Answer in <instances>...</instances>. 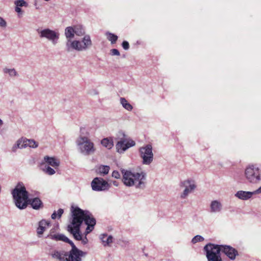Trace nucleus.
<instances>
[{"mask_svg":"<svg viewBox=\"0 0 261 261\" xmlns=\"http://www.w3.org/2000/svg\"><path fill=\"white\" fill-rule=\"evenodd\" d=\"M245 174L248 181L256 184L260 180L261 170L256 166L251 165L246 168Z\"/></svg>","mask_w":261,"mask_h":261,"instance_id":"obj_6","label":"nucleus"},{"mask_svg":"<svg viewBox=\"0 0 261 261\" xmlns=\"http://www.w3.org/2000/svg\"><path fill=\"white\" fill-rule=\"evenodd\" d=\"M112 176L115 178L118 179L120 177V174L117 171H114L112 174Z\"/></svg>","mask_w":261,"mask_h":261,"instance_id":"obj_39","label":"nucleus"},{"mask_svg":"<svg viewBox=\"0 0 261 261\" xmlns=\"http://www.w3.org/2000/svg\"><path fill=\"white\" fill-rule=\"evenodd\" d=\"M108 39L111 41L112 44L116 43L118 39V36L113 33L108 32L106 33Z\"/></svg>","mask_w":261,"mask_h":261,"instance_id":"obj_30","label":"nucleus"},{"mask_svg":"<svg viewBox=\"0 0 261 261\" xmlns=\"http://www.w3.org/2000/svg\"><path fill=\"white\" fill-rule=\"evenodd\" d=\"M261 193V186L255 191L252 192V195L254 194H259Z\"/></svg>","mask_w":261,"mask_h":261,"instance_id":"obj_41","label":"nucleus"},{"mask_svg":"<svg viewBox=\"0 0 261 261\" xmlns=\"http://www.w3.org/2000/svg\"><path fill=\"white\" fill-rule=\"evenodd\" d=\"M7 27V22L2 17H0V27L5 28Z\"/></svg>","mask_w":261,"mask_h":261,"instance_id":"obj_36","label":"nucleus"},{"mask_svg":"<svg viewBox=\"0 0 261 261\" xmlns=\"http://www.w3.org/2000/svg\"><path fill=\"white\" fill-rule=\"evenodd\" d=\"M3 124V121L2 119H0V126H1Z\"/></svg>","mask_w":261,"mask_h":261,"instance_id":"obj_46","label":"nucleus"},{"mask_svg":"<svg viewBox=\"0 0 261 261\" xmlns=\"http://www.w3.org/2000/svg\"><path fill=\"white\" fill-rule=\"evenodd\" d=\"M29 204L31 205V207L36 210H38L43 207L42 201L38 197H29L28 205Z\"/></svg>","mask_w":261,"mask_h":261,"instance_id":"obj_15","label":"nucleus"},{"mask_svg":"<svg viewBox=\"0 0 261 261\" xmlns=\"http://www.w3.org/2000/svg\"><path fill=\"white\" fill-rule=\"evenodd\" d=\"M92 41L89 35H85L82 41H80L81 51L86 50L92 46Z\"/></svg>","mask_w":261,"mask_h":261,"instance_id":"obj_17","label":"nucleus"},{"mask_svg":"<svg viewBox=\"0 0 261 261\" xmlns=\"http://www.w3.org/2000/svg\"><path fill=\"white\" fill-rule=\"evenodd\" d=\"M101 145L107 148L108 149H111L114 146V143L112 138H106L101 141Z\"/></svg>","mask_w":261,"mask_h":261,"instance_id":"obj_23","label":"nucleus"},{"mask_svg":"<svg viewBox=\"0 0 261 261\" xmlns=\"http://www.w3.org/2000/svg\"><path fill=\"white\" fill-rule=\"evenodd\" d=\"M25 148V138H21L17 140L16 143L13 145L12 148V151L15 152L17 148Z\"/></svg>","mask_w":261,"mask_h":261,"instance_id":"obj_22","label":"nucleus"},{"mask_svg":"<svg viewBox=\"0 0 261 261\" xmlns=\"http://www.w3.org/2000/svg\"><path fill=\"white\" fill-rule=\"evenodd\" d=\"M51 217L53 219H55L57 217V214L56 211H54V212L52 214Z\"/></svg>","mask_w":261,"mask_h":261,"instance_id":"obj_43","label":"nucleus"},{"mask_svg":"<svg viewBox=\"0 0 261 261\" xmlns=\"http://www.w3.org/2000/svg\"><path fill=\"white\" fill-rule=\"evenodd\" d=\"M140 156L142 159V163L144 165H150L153 160L152 147L150 144H147L141 147L139 150Z\"/></svg>","mask_w":261,"mask_h":261,"instance_id":"obj_8","label":"nucleus"},{"mask_svg":"<svg viewBox=\"0 0 261 261\" xmlns=\"http://www.w3.org/2000/svg\"><path fill=\"white\" fill-rule=\"evenodd\" d=\"M74 34H76L77 36H81L85 34V31L84 27L81 25H74Z\"/></svg>","mask_w":261,"mask_h":261,"instance_id":"obj_26","label":"nucleus"},{"mask_svg":"<svg viewBox=\"0 0 261 261\" xmlns=\"http://www.w3.org/2000/svg\"><path fill=\"white\" fill-rule=\"evenodd\" d=\"M203 251L207 261H223L221 252L224 253L231 260H234L238 255V251L228 245L208 243L204 246Z\"/></svg>","mask_w":261,"mask_h":261,"instance_id":"obj_2","label":"nucleus"},{"mask_svg":"<svg viewBox=\"0 0 261 261\" xmlns=\"http://www.w3.org/2000/svg\"><path fill=\"white\" fill-rule=\"evenodd\" d=\"M119 133L122 135L123 137H124L125 135L122 132H120Z\"/></svg>","mask_w":261,"mask_h":261,"instance_id":"obj_47","label":"nucleus"},{"mask_svg":"<svg viewBox=\"0 0 261 261\" xmlns=\"http://www.w3.org/2000/svg\"><path fill=\"white\" fill-rule=\"evenodd\" d=\"M60 241H62L64 242L67 243L71 245V246L74 244L72 241L69 240L67 237H66L65 235L63 234H62L61 235Z\"/></svg>","mask_w":261,"mask_h":261,"instance_id":"obj_34","label":"nucleus"},{"mask_svg":"<svg viewBox=\"0 0 261 261\" xmlns=\"http://www.w3.org/2000/svg\"><path fill=\"white\" fill-rule=\"evenodd\" d=\"M38 145V143L34 140L25 139V148L30 147L35 148L37 147Z\"/></svg>","mask_w":261,"mask_h":261,"instance_id":"obj_29","label":"nucleus"},{"mask_svg":"<svg viewBox=\"0 0 261 261\" xmlns=\"http://www.w3.org/2000/svg\"><path fill=\"white\" fill-rule=\"evenodd\" d=\"M86 254V252L80 250L74 244L71 246V249L67 252L66 261H83L82 257Z\"/></svg>","mask_w":261,"mask_h":261,"instance_id":"obj_9","label":"nucleus"},{"mask_svg":"<svg viewBox=\"0 0 261 261\" xmlns=\"http://www.w3.org/2000/svg\"><path fill=\"white\" fill-rule=\"evenodd\" d=\"M111 54L112 56H119L120 53L117 49L113 48L110 50Z\"/></svg>","mask_w":261,"mask_h":261,"instance_id":"obj_37","label":"nucleus"},{"mask_svg":"<svg viewBox=\"0 0 261 261\" xmlns=\"http://www.w3.org/2000/svg\"><path fill=\"white\" fill-rule=\"evenodd\" d=\"M67 251L55 250L51 252L50 255L54 258L59 261H66L67 260Z\"/></svg>","mask_w":261,"mask_h":261,"instance_id":"obj_16","label":"nucleus"},{"mask_svg":"<svg viewBox=\"0 0 261 261\" xmlns=\"http://www.w3.org/2000/svg\"><path fill=\"white\" fill-rule=\"evenodd\" d=\"M44 161L49 165L55 168L58 167L60 165V161L54 157L45 156L44 158Z\"/></svg>","mask_w":261,"mask_h":261,"instance_id":"obj_21","label":"nucleus"},{"mask_svg":"<svg viewBox=\"0 0 261 261\" xmlns=\"http://www.w3.org/2000/svg\"><path fill=\"white\" fill-rule=\"evenodd\" d=\"M82 241L84 244H86L88 242V240L86 237H85L84 239H82Z\"/></svg>","mask_w":261,"mask_h":261,"instance_id":"obj_44","label":"nucleus"},{"mask_svg":"<svg viewBox=\"0 0 261 261\" xmlns=\"http://www.w3.org/2000/svg\"><path fill=\"white\" fill-rule=\"evenodd\" d=\"M120 103L123 108L125 110L131 111L133 110V106L127 101V100L124 97H121L120 99Z\"/></svg>","mask_w":261,"mask_h":261,"instance_id":"obj_27","label":"nucleus"},{"mask_svg":"<svg viewBox=\"0 0 261 261\" xmlns=\"http://www.w3.org/2000/svg\"><path fill=\"white\" fill-rule=\"evenodd\" d=\"M100 238L105 246L109 245L110 244L113 242V237L112 236H108L107 234H101Z\"/></svg>","mask_w":261,"mask_h":261,"instance_id":"obj_25","label":"nucleus"},{"mask_svg":"<svg viewBox=\"0 0 261 261\" xmlns=\"http://www.w3.org/2000/svg\"><path fill=\"white\" fill-rule=\"evenodd\" d=\"M53 229H51L50 233L48 235L47 237L51 240L56 241H60L62 234H52L53 232Z\"/></svg>","mask_w":261,"mask_h":261,"instance_id":"obj_31","label":"nucleus"},{"mask_svg":"<svg viewBox=\"0 0 261 261\" xmlns=\"http://www.w3.org/2000/svg\"><path fill=\"white\" fill-rule=\"evenodd\" d=\"M122 47L123 48V49H125V50L128 49V48L129 47V43L126 41H123V42L122 43Z\"/></svg>","mask_w":261,"mask_h":261,"instance_id":"obj_38","label":"nucleus"},{"mask_svg":"<svg viewBox=\"0 0 261 261\" xmlns=\"http://www.w3.org/2000/svg\"><path fill=\"white\" fill-rule=\"evenodd\" d=\"M12 195L16 206L24 210L28 205L29 193L22 182H19L12 191Z\"/></svg>","mask_w":261,"mask_h":261,"instance_id":"obj_4","label":"nucleus"},{"mask_svg":"<svg viewBox=\"0 0 261 261\" xmlns=\"http://www.w3.org/2000/svg\"><path fill=\"white\" fill-rule=\"evenodd\" d=\"M80 152L85 155H88L94 153L95 149L94 143L87 137H80L76 141Z\"/></svg>","mask_w":261,"mask_h":261,"instance_id":"obj_5","label":"nucleus"},{"mask_svg":"<svg viewBox=\"0 0 261 261\" xmlns=\"http://www.w3.org/2000/svg\"><path fill=\"white\" fill-rule=\"evenodd\" d=\"M181 185L185 188L180 195V198L182 199L186 198L188 195L192 192L196 188L195 181L191 179L184 180L181 182Z\"/></svg>","mask_w":261,"mask_h":261,"instance_id":"obj_11","label":"nucleus"},{"mask_svg":"<svg viewBox=\"0 0 261 261\" xmlns=\"http://www.w3.org/2000/svg\"><path fill=\"white\" fill-rule=\"evenodd\" d=\"M15 10L18 13H20L22 12L21 9L20 8V7L17 6L15 7Z\"/></svg>","mask_w":261,"mask_h":261,"instance_id":"obj_42","label":"nucleus"},{"mask_svg":"<svg viewBox=\"0 0 261 261\" xmlns=\"http://www.w3.org/2000/svg\"><path fill=\"white\" fill-rule=\"evenodd\" d=\"M223 209L222 203L218 200H212L210 205V212L212 214L220 213Z\"/></svg>","mask_w":261,"mask_h":261,"instance_id":"obj_13","label":"nucleus"},{"mask_svg":"<svg viewBox=\"0 0 261 261\" xmlns=\"http://www.w3.org/2000/svg\"><path fill=\"white\" fill-rule=\"evenodd\" d=\"M135 145V142L133 140H130L125 142V141L124 139H122L117 143L116 145V147L117 150V151L119 153H123L129 147H133Z\"/></svg>","mask_w":261,"mask_h":261,"instance_id":"obj_12","label":"nucleus"},{"mask_svg":"<svg viewBox=\"0 0 261 261\" xmlns=\"http://www.w3.org/2000/svg\"><path fill=\"white\" fill-rule=\"evenodd\" d=\"M43 171L46 174L51 175L55 173V171L54 169L48 166H45L43 169Z\"/></svg>","mask_w":261,"mask_h":261,"instance_id":"obj_32","label":"nucleus"},{"mask_svg":"<svg viewBox=\"0 0 261 261\" xmlns=\"http://www.w3.org/2000/svg\"><path fill=\"white\" fill-rule=\"evenodd\" d=\"M204 240V238L200 235H197L195 236L192 240V243L193 244H196L199 242H202Z\"/></svg>","mask_w":261,"mask_h":261,"instance_id":"obj_33","label":"nucleus"},{"mask_svg":"<svg viewBox=\"0 0 261 261\" xmlns=\"http://www.w3.org/2000/svg\"><path fill=\"white\" fill-rule=\"evenodd\" d=\"M15 5L20 7L28 6V4L24 0H17L15 2Z\"/></svg>","mask_w":261,"mask_h":261,"instance_id":"obj_35","label":"nucleus"},{"mask_svg":"<svg viewBox=\"0 0 261 261\" xmlns=\"http://www.w3.org/2000/svg\"><path fill=\"white\" fill-rule=\"evenodd\" d=\"M63 212H64V210L62 208H60V209L58 210V214H57L58 218H61V217L62 215L63 214Z\"/></svg>","mask_w":261,"mask_h":261,"instance_id":"obj_40","label":"nucleus"},{"mask_svg":"<svg viewBox=\"0 0 261 261\" xmlns=\"http://www.w3.org/2000/svg\"><path fill=\"white\" fill-rule=\"evenodd\" d=\"M91 187L93 191H102L108 190L110 185L102 178L95 177L91 182Z\"/></svg>","mask_w":261,"mask_h":261,"instance_id":"obj_10","label":"nucleus"},{"mask_svg":"<svg viewBox=\"0 0 261 261\" xmlns=\"http://www.w3.org/2000/svg\"><path fill=\"white\" fill-rule=\"evenodd\" d=\"M3 72L5 75H8L11 78H15L19 76V73L14 68L5 67L3 68Z\"/></svg>","mask_w":261,"mask_h":261,"instance_id":"obj_18","label":"nucleus"},{"mask_svg":"<svg viewBox=\"0 0 261 261\" xmlns=\"http://www.w3.org/2000/svg\"><path fill=\"white\" fill-rule=\"evenodd\" d=\"M71 223L67 226V230L73 235L74 238L77 240H82L80 233V227L84 221L87 225L85 233L87 234L91 232L96 224V220L91 213L87 210H83L78 206H71Z\"/></svg>","mask_w":261,"mask_h":261,"instance_id":"obj_1","label":"nucleus"},{"mask_svg":"<svg viewBox=\"0 0 261 261\" xmlns=\"http://www.w3.org/2000/svg\"><path fill=\"white\" fill-rule=\"evenodd\" d=\"M113 183V185H114L115 186H116V187H117V186H118V182H117V181H114Z\"/></svg>","mask_w":261,"mask_h":261,"instance_id":"obj_45","label":"nucleus"},{"mask_svg":"<svg viewBox=\"0 0 261 261\" xmlns=\"http://www.w3.org/2000/svg\"><path fill=\"white\" fill-rule=\"evenodd\" d=\"M50 223L49 221L45 220H42L38 223V227L37 229V233L39 237L43 234L45 230L46 227L49 226Z\"/></svg>","mask_w":261,"mask_h":261,"instance_id":"obj_19","label":"nucleus"},{"mask_svg":"<svg viewBox=\"0 0 261 261\" xmlns=\"http://www.w3.org/2000/svg\"><path fill=\"white\" fill-rule=\"evenodd\" d=\"M122 181L127 187H135L137 189H144L146 187V174L144 172H132L124 169H121Z\"/></svg>","mask_w":261,"mask_h":261,"instance_id":"obj_3","label":"nucleus"},{"mask_svg":"<svg viewBox=\"0 0 261 261\" xmlns=\"http://www.w3.org/2000/svg\"><path fill=\"white\" fill-rule=\"evenodd\" d=\"M235 196L240 199L247 200L252 197V192L239 191L236 193Z\"/></svg>","mask_w":261,"mask_h":261,"instance_id":"obj_20","label":"nucleus"},{"mask_svg":"<svg viewBox=\"0 0 261 261\" xmlns=\"http://www.w3.org/2000/svg\"><path fill=\"white\" fill-rule=\"evenodd\" d=\"M37 32L40 38L46 39L50 41L54 45H56L59 40L60 34L58 32H56L49 28L42 30L37 29Z\"/></svg>","mask_w":261,"mask_h":261,"instance_id":"obj_7","label":"nucleus"},{"mask_svg":"<svg viewBox=\"0 0 261 261\" xmlns=\"http://www.w3.org/2000/svg\"><path fill=\"white\" fill-rule=\"evenodd\" d=\"M66 49L68 52L71 51L72 49L79 51H81L80 47V41L79 40H68L66 43Z\"/></svg>","mask_w":261,"mask_h":261,"instance_id":"obj_14","label":"nucleus"},{"mask_svg":"<svg viewBox=\"0 0 261 261\" xmlns=\"http://www.w3.org/2000/svg\"><path fill=\"white\" fill-rule=\"evenodd\" d=\"M65 35L68 40H71L74 37V28L73 27H68L65 29Z\"/></svg>","mask_w":261,"mask_h":261,"instance_id":"obj_24","label":"nucleus"},{"mask_svg":"<svg viewBox=\"0 0 261 261\" xmlns=\"http://www.w3.org/2000/svg\"><path fill=\"white\" fill-rule=\"evenodd\" d=\"M110 170V167L107 165H101L98 169V173L102 175H107Z\"/></svg>","mask_w":261,"mask_h":261,"instance_id":"obj_28","label":"nucleus"}]
</instances>
